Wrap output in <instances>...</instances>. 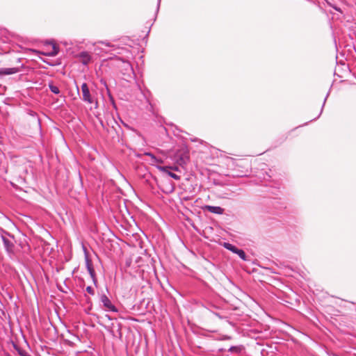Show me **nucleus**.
I'll list each match as a JSON object with an SVG mask.
<instances>
[{"instance_id":"16","label":"nucleus","mask_w":356,"mask_h":356,"mask_svg":"<svg viewBox=\"0 0 356 356\" xmlns=\"http://www.w3.org/2000/svg\"><path fill=\"white\" fill-rule=\"evenodd\" d=\"M328 95H329V92L327 93V95H326V96H325V99H324L323 104V105H322V107H321V111H320L319 115H318L316 118H315L314 119V120H316L317 118H318L320 117V115H321V113H322V112H323V107H324V106H325V102H326V100H327V98ZM311 121H313V120H312Z\"/></svg>"},{"instance_id":"15","label":"nucleus","mask_w":356,"mask_h":356,"mask_svg":"<svg viewBox=\"0 0 356 356\" xmlns=\"http://www.w3.org/2000/svg\"><path fill=\"white\" fill-rule=\"evenodd\" d=\"M58 47L55 44H54L51 51L47 54V55L49 56H55L58 54Z\"/></svg>"},{"instance_id":"12","label":"nucleus","mask_w":356,"mask_h":356,"mask_svg":"<svg viewBox=\"0 0 356 356\" xmlns=\"http://www.w3.org/2000/svg\"><path fill=\"white\" fill-rule=\"evenodd\" d=\"M83 251L85 254V261H86V268H88L89 266H93L91 259L88 257V254L87 252L86 248L83 246Z\"/></svg>"},{"instance_id":"18","label":"nucleus","mask_w":356,"mask_h":356,"mask_svg":"<svg viewBox=\"0 0 356 356\" xmlns=\"http://www.w3.org/2000/svg\"><path fill=\"white\" fill-rule=\"evenodd\" d=\"M113 122H114L115 124H117V126H118V130H117V129L114 127V126H113V125H112L111 128H112V129H113L115 130V131L116 132V134H118V136H119V134H120V133H119V132H120H120H122V129H121L120 126L118 124L117 121H115L114 119H113Z\"/></svg>"},{"instance_id":"2","label":"nucleus","mask_w":356,"mask_h":356,"mask_svg":"<svg viewBox=\"0 0 356 356\" xmlns=\"http://www.w3.org/2000/svg\"><path fill=\"white\" fill-rule=\"evenodd\" d=\"M81 91H82V100L88 104H92L95 103L97 104V102H95V98L90 93L88 86L86 83H83L81 85Z\"/></svg>"},{"instance_id":"23","label":"nucleus","mask_w":356,"mask_h":356,"mask_svg":"<svg viewBox=\"0 0 356 356\" xmlns=\"http://www.w3.org/2000/svg\"><path fill=\"white\" fill-rule=\"evenodd\" d=\"M101 42L102 44H104V45L107 46V47H113V45L111 43L108 42H103V41H102V42Z\"/></svg>"},{"instance_id":"3","label":"nucleus","mask_w":356,"mask_h":356,"mask_svg":"<svg viewBox=\"0 0 356 356\" xmlns=\"http://www.w3.org/2000/svg\"><path fill=\"white\" fill-rule=\"evenodd\" d=\"M100 302L106 311L112 312H118L117 307L111 302L108 297L103 293L100 296Z\"/></svg>"},{"instance_id":"8","label":"nucleus","mask_w":356,"mask_h":356,"mask_svg":"<svg viewBox=\"0 0 356 356\" xmlns=\"http://www.w3.org/2000/svg\"><path fill=\"white\" fill-rule=\"evenodd\" d=\"M6 158H0V176L2 177L8 172V164L3 160Z\"/></svg>"},{"instance_id":"24","label":"nucleus","mask_w":356,"mask_h":356,"mask_svg":"<svg viewBox=\"0 0 356 356\" xmlns=\"http://www.w3.org/2000/svg\"><path fill=\"white\" fill-rule=\"evenodd\" d=\"M161 0H158L156 13H158Z\"/></svg>"},{"instance_id":"11","label":"nucleus","mask_w":356,"mask_h":356,"mask_svg":"<svg viewBox=\"0 0 356 356\" xmlns=\"http://www.w3.org/2000/svg\"><path fill=\"white\" fill-rule=\"evenodd\" d=\"M222 246L231 251L232 252L236 254V252H237V250L239 249L238 247H236V245L229 243V242H224L223 244H222Z\"/></svg>"},{"instance_id":"27","label":"nucleus","mask_w":356,"mask_h":356,"mask_svg":"<svg viewBox=\"0 0 356 356\" xmlns=\"http://www.w3.org/2000/svg\"><path fill=\"white\" fill-rule=\"evenodd\" d=\"M225 351H226V350L224 349V348H219L218 349V353H222L223 352H225Z\"/></svg>"},{"instance_id":"4","label":"nucleus","mask_w":356,"mask_h":356,"mask_svg":"<svg viewBox=\"0 0 356 356\" xmlns=\"http://www.w3.org/2000/svg\"><path fill=\"white\" fill-rule=\"evenodd\" d=\"M78 56L80 58V62L83 65H87L92 60L91 56L86 51H81Z\"/></svg>"},{"instance_id":"9","label":"nucleus","mask_w":356,"mask_h":356,"mask_svg":"<svg viewBox=\"0 0 356 356\" xmlns=\"http://www.w3.org/2000/svg\"><path fill=\"white\" fill-rule=\"evenodd\" d=\"M87 270L90 275V277L92 280L94 285L95 286H97V279L96 273L95 271L93 266H89L88 268H87Z\"/></svg>"},{"instance_id":"14","label":"nucleus","mask_w":356,"mask_h":356,"mask_svg":"<svg viewBox=\"0 0 356 356\" xmlns=\"http://www.w3.org/2000/svg\"><path fill=\"white\" fill-rule=\"evenodd\" d=\"M236 254L243 261H248V257L246 255V253L243 249L239 248Z\"/></svg>"},{"instance_id":"29","label":"nucleus","mask_w":356,"mask_h":356,"mask_svg":"<svg viewBox=\"0 0 356 356\" xmlns=\"http://www.w3.org/2000/svg\"><path fill=\"white\" fill-rule=\"evenodd\" d=\"M100 124H101L102 127L104 129L105 126H104V124L102 120H100Z\"/></svg>"},{"instance_id":"7","label":"nucleus","mask_w":356,"mask_h":356,"mask_svg":"<svg viewBox=\"0 0 356 356\" xmlns=\"http://www.w3.org/2000/svg\"><path fill=\"white\" fill-rule=\"evenodd\" d=\"M158 168L175 180H179L180 179V177L179 175L170 171L169 168L168 166H158Z\"/></svg>"},{"instance_id":"30","label":"nucleus","mask_w":356,"mask_h":356,"mask_svg":"<svg viewBox=\"0 0 356 356\" xmlns=\"http://www.w3.org/2000/svg\"><path fill=\"white\" fill-rule=\"evenodd\" d=\"M181 161H182L183 163H185V159H184L181 158Z\"/></svg>"},{"instance_id":"5","label":"nucleus","mask_w":356,"mask_h":356,"mask_svg":"<svg viewBox=\"0 0 356 356\" xmlns=\"http://www.w3.org/2000/svg\"><path fill=\"white\" fill-rule=\"evenodd\" d=\"M205 210L215 214L221 215L224 213V209L218 206L206 205Z\"/></svg>"},{"instance_id":"22","label":"nucleus","mask_w":356,"mask_h":356,"mask_svg":"<svg viewBox=\"0 0 356 356\" xmlns=\"http://www.w3.org/2000/svg\"><path fill=\"white\" fill-rule=\"evenodd\" d=\"M100 83L104 85V86H105L106 90L108 91V92H109V89L108 88V86H107V83H106V81L103 80V79H101L100 81Z\"/></svg>"},{"instance_id":"32","label":"nucleus","mask_w":356,"mask_h":356,"mask_svg":"<svg viewBox=\"0 0 356 356\" xmlns=\"http://www.w3.org/2000/svg\"><path fill=\"white\" fill-rule=\"evenodd\" d=\"M26 356H31L30 354H28Z\"/></svg>"},{"instance_id":"21","label":"nucleus","mask_w":356,"mask_h":356,"mask_svg":"<svg viewBox=\"0 0 356 356\" xmlns=\"http://www.w3.org/2000/svg\"><path fill=\"white\" fill-rule=\"evenodd\" d=\"M327 4H328L330 7L333 8L335 10H337V11H338V12H339V13H342V10H341V8H340L339 7H338V6H337L336 5H334V4H332V3H331L328 2V1H327Z\"/></svg>"},{"instance_id":"17","label":"nucleus","mask_w":356,"mask_h":356,"mask_svg":"<svg viewBox=\"0 0 356 356\" xmlns=\"http://www.w3.org/2000/svg\"><path fill=\"white\" fill-rule=\"evenodd\" d=\"M143 155L148 156L151 157L152 162H157L158 159L151 152H145Z\"/></svg>"},{"instance_id":"28","label":"nucleus","mask_w":356,"mask_h":356,"mask_svg":"<svg viewBox=\"0 0 356 356\" xmlns=\"http://www.w3.org/2000/svg\"><path fill=\"white\" fill-rule=\"evenodd\" d=\"M125 64H126V65H127L128 67H130L131 70H133L132 67H131V64L129 62H127Z\"/></svg>"},{"instance_id":"31","label":"nucleus","mask_w":356,"mask_h":356,"mask_svg":"<svg viewBox=\"0 0 356 356\" xmlns=\"http://www.w3.org/2000/svg\"><path fill=\"white\" fill-rule=\"evenodd\" d=\"M137 156H138V157H140V156H141V155H140V154H138V155H137Z\"/></svg>"},{"instance_id":"33","label":"nucleus","mask_w":356,"mask_h":356,"mask_svg":"<svg viewBox=\"0 0 356 356\" xmlns=\"http://www.w3.org/2000/svg\"><path fill=\"white\" fill-rule=\"evenodd\" d=\"M355 6H356V2H355Z\"/></svg>"},{"instance_id":"10","label":"nucleus","mask_w":356,"mask_h":356,"mask_svg":"<svg viewBox=\"0 0 356 356\" xmlns=\"http://www.w3.org/2000/svg\"><path fill=\"white\" fill-rule=\"evenodd\" d=\"M243 349H244V347L242 345L233 346L229 347V348L227 350V352L238 355L242 352V350Z\"/></svg>"},{"instance_id":"26","label":"nucleus","mask_w":356,"mask_h":356,"mask_svg":"<svg viewBox=\"0 0 356 356\" xmlns=\"http://www.w3.org/2000/svg\"><path fill=\"white\" fill-rule=\"evenodd\" d=\"M232 339V337H231L225 335V336H224V337H222V340H229V339Z\"/></svg>"},{"instance_id":"6","label":"nucleus","mask_w":356,"mask_h":356,"mask_svg":"<svg viewBox=\"0 0 356 356\" xmlns=\"http://www.w3.org/2000/svg\"><path fill=\"white\" fill-rule=\"evenodd\" d=\"M19 72L17 67L0 68V76L14 74Z\"/></svg>"},{"instance_id":"20","label":"nucleus","mask_w":356,"mask_h":356,"mask_svg":"<svg viewBox=\"0 0 356 356\" xmlns=\"http://www.w3.org/2000/svg\"><path fill=\"white\" fill-rule=\"evenodd\" d=\"M86 291L91 296H94L95 295V290L94 289L90 286H88L86 289Z\"/></svg>"},{"instance_id":"1","label":"nucleus","mask_w":356,"mask_h":356,"mask_svg":"<svg viewBox=\"0 0 356 356\" xmlns=\"http://www.w3.org/2000/svg\"><path fill=\"white\" fill-rule=\"evenodd\" d=\"M0 238L3 243L5 250L8 253H13L15 248L14 236L0 227Z\"/></svg>"},{"instance_id":"25","label":"nucleus","mask_w":356,"mask_h":356,"mask_svg":"<svg viewBox=\"0 0 356 356\" xmlns=\"http://www.w3.org/2000/svg\"><path fill=\"white\" fill-rule=\"evenodd\" d=\"M0 158H6L5 154L3 152V151L1 148H0Z\"/></svg>"},{"instance_id":"13","label":"nucleus","mask_w":356,"mask_h":356,"mask_svg":"<svg viewBox=\"0 0 356 356\" xmlns=\"http://www.w3.org/2000/svg\"><path fill=\"white\" fill-rule=\"evenodd\" d=\"M48 86L51 92L55 95H59L60 93L59 88L56 86H54L52 81L49 82Z\"/></svg>"},{"instance_id":"19","label":"nucleus","mask_w":356,"mask_h":356,"mask_svg":"<svg viewBox=\"0 0 356 356\" xmlns=\"http://www.w3.org/2000/svg\"><path fill=\"white\" fill-rule=\"evenodd\" d=\"M17 350L19 355L21 356H26L28 354H29L26 350H23L22 348H17Z\"/></svg>"}]
</instances>
